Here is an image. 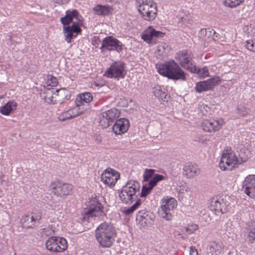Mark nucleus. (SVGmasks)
Segmentation results:
<instances>
[{"label":"nucleus","mask_w":255,"mask_h":255,"mask_svg":"<svg viewBox=\"0 0 255 255\" xmlns=\"http://www.w3.org/2000/svg\"><path fill=\"white\" fill-rule=\"evenodd\" d=\"M116 235V228L110 223L101 224L95 231L96 239L103 248H110L114 243Z\"/></svg>","instance_id":"obj_1"},{"label":"nucleus","mask_w":255,"mask_h":255,"mask_svg":"<svg viewBox=\"0 0 255 255\" xmlns=\"http://www.w3.org/2000/svg\"><path fill=\"white\" fill-rule=\"evenodd\" d=\"M156 68L160 75L168 79L181 81L186 80L185 73L173 60L164 64L157 65Z\"/></svg>","instance_id":"obj_2"},{"label":"nucleus","mask_w":255,"mask_h":255,"mask_svg":"<svg viewBox=\"0 0 255 255\" xmlns=\"http://www.w3.org/2000/svg\"><path fill=\"white\" fill-rule=\"evenodd\" d=\"M139 183L134 180H130L119 191L120 199L124 204L129 205L135 201L139 194Z\"/></svg>","instance_id":"obj_3"},{"label":"nucleus","mask_w":255,"mask_h":255,"mask_svg":"<svg viewBox=\"0 0 255 255\" xmlns=\"http://www.w3.org/2000/svg\"><path fill=\"white\" fill-rule=\"evenodd\" d=\"M246 161V159H239L231 148L227 147L222 153L219 166L222 170H232Z\"/></svg>","instance_id":"obj_4"},{"label":"nucleus","mask_w":255,"mask_h":255,"mask_svg":"<svg viewBox=\"0 0 255 255\" xmlns=\"http://www.w3.org/2000/svg\"><path fill=\"white\" fill-rule=\"evenodd\" d=\"M136 6L143 19L146 21L154 20L157 15L156 3L152 0H136Z\"/></svg>","instance_id":"obj_5"},{"label":"nucleus","mask_w":255,"mask_h":255,"mask_svg":"<svg viewBox=\"0 0 255 255\" xmlns=\"http://www.w3.org/2000/svg\"><path fill=\"white\" fill-rule=\"evenodd\" d=\"M49 189L57 197L64 198L72 193L73 186L61 181H55L50 183Z\"/></svg>","instance_id":"obj_6"},{"label":"nucleus","mask_w":255,"mask_h":255,"mask_svg":"<svg viewBox=\"0 0 255 255\" xmlns=\"http://www.w3.org/2000/svg\"><path fill=\"white\" fill-rule=\"evenodd\" d=\"M127 74L125 64L122 61L115 62L105 72L104 75L110 78H124Z\"/></svg>","instance_id":"obj_7"},{"label":"nucleus","mask_w":255,"mask_h":255,"mask_svg":"<svg viewBox=\"0 0 255 255\" xmlns=\"http://www.w3.org/2000/svg\"><path fill=\"white\" fill-rule=\"evenodd\" d=\"M124 45L117 39L112 36L106 37L102 41V46L100 49L102 52L104 50L108 51H116L120 53L123 48Z\"/></svg>","instance_id":"obj_8"},{"label":"nucleus","mask_w":255,"mask_h":255,"mask_svg":"<svg viewBox=\"0 0 255 255\" xmlns=\"http://www.w3.org/2000/svg\"><path fill=\"white\" fill-rule=\"evenodd\" d=\"M120 112L113 108L103 112L100 117V124L104 128H107L119 117Z\"/></svg>","instance_id":"obj_9"},{"label":"nucleus","mask_w":255,"mask_h":255,"mask_svg":"<svg viewBox=\"0 0 255 255\" xmlns=\"http://www.w3.org/2000/svg\"><path fill=\"white\" fill-rule=\"evenodd\" d=\"M192 58L191 52L186 50L179 51L175 56L180 66L189 71L195 65L192 62Z\"/></svg>","instance_id":"obj_10"},{"label":"nucleus","mask_w":255,"mask_h":255,"mask_svg":"<svg viewBox=\"0 0 255 255\" xmlns=\"http://www.w3.org/2000/svg\"><path fill=\"white\" fill-rule=\"evenodd\" d=\"M165 33L157 31L151 26L148 27L141 34V38L148 43H156L157 39L163 37Z\"/></svg>","instance_id":"obj_11"},{"label":"nucleus","mask_w":255,"mask_h":255,"mask_svg":"<svg viewBox=\"0 0 255 255\" xmlns=\"http://www.w3.org/2000/svg\"><path fill=\"white\" fill-rule=\"evenodd\" d=\"M120 177V174L117 171L109 168L105 170L101 174V179L104 184L112 187L115 186Z\"/></svg>","instance_id":"obj_12"},{"label":"nucleus","mask_w":255,"mask_h":255,"mask_svg":"<svg viewBox=\"0 0 255 255\" xmlns=\"http://www.w3.org/2000/svg\"><path fill=\"white\" fill-rule=\"evenodd\" d=\"M242 188L245 193L252 198H255V175H250L245 179Z\"/></svg>","instance_id":"obj_13"},{"label":"nucleus","mask_w":255,"mask_h":255,"mask_svg":"<svg viewBox=\"0 0 255 255\" xmlns=\"http://www.w3.org/2000/svg\"><path fill=\"white\" fill-rule=\"evenodd\" d=\"M224 124V121L223 119L206 120L202 123V128L207 132H215L221 129Z\"/></svg>","instance_id":"obj_14"},{"label":"nucleus","mask_w":255,"mask_h":255,"mask_svg":"<svg viewBox=\"0 0 255 255\" xmlns=\"http://www.w3.org/2000/svg\"><path fill=\"white\" fill-rule=\"evenodd\" d=\"M164 176L162 175L158 174L155 175L154 177L149 181L147 184H146L142 186L140 193V197H146L151 192V190L153 189V187L156 185L157 183L158 182L164 180Z\"/></svg>","instance_id":"obj_15"},{"label":"nucleus","mask_w":255,"mask_h":255,"mask_svg":"<svg viewBox=\"0 0 255 255\" xmlns=\"http://www.w3.org/2000/svg\"><path fill=\"white\" fill-rule=\"evenodd\" d=\"M65 40L67 43H70L71 39L76 37L77 34L81 32V29L78 22H74L71 26H63Z\"/></svg>","instance_id":"obj_16"},{"label":"nucleus","mask_w":255,"mask_h":255,"mask_svg":"<svg viewBox=\"0 0 255 255\" xmlns=\"http://www.w3.org/2000/svg\"><path fill=\"white\" fill-rule=\"evenodd\" d=\"M219 80L216 78L209 79L206 81L197 82L195 86L197 92L201 93L204 91H210L218 84Z\"/></svg>","instance_id":"obj_17"},{"label":"nucleus","mask_w":255,"mask_h":255,"mask_svg":"<svg viewBox=\"0 0 255 255\" xmlns=\"http://www.w3.org/2000/svg\"><path fill=\"white\" fill-rule=\"evenodd\" d=\"M200 173V169L197 165L191 162L186 163L183 168V174L187 177L192 178Z\"/></svg>","instance_id":"obj_18"},{"label":"nucleus","mask_w":255,"mask_h":255,"mask_svg":"<svg viewBox=\"0 0 255 255\" xmlns=\"http://www.w3.org/2000/svg\"><path fill=\"white\" fill-rule=\"evenodd\" d=\"M93 100V96L90 92H85L80 94L76 100V105L77 107L87 106L85 110L89 109V103Z\"/></svg>","instance_id":"obj_19"},{"label":"nucleus","mask_w":255,"mask_h":255,"mask_svg":"<svg viewBox=\"0 0 255 255\" xmlns=\"http://www.w3.org/2000/svg\"><path fill=\"white\" fill-rule=\"evenodd\" d=\"M81 16L80 15L79 12L76 9L72 10H67L65 16L60 18V21L63 25V26L68 25L72 22L73 18H76L79 22L81 21Z\"/></svg>","instance_id":"obj_20"},{"label":"nucleus","mask_w":255,"mask_h":255,"mask_svg":"<svg viewBox=\"0 0 255 255\" xmlns=\"http://www.w3.org/2000/svg\"><path fill=\"white\" fill-rule=\"evenodd\" d=\"M226 205L223 199L214 198L212 199L210 210L217 215L224 213Z\"/></svg>","instance_id":"obj_21"},{"label":"nucleus","mask_w":255,"mask_h":255,"mask_svg":"<svg viewBox=\"0 0 255 255\" xmlns=\"http://www.w3.org/2000/svg\"><path fill=\"white\" fill-rule=\"evenodd\" d=\"M129 127V121L122 118L117 120L113 127V130L116 134H121L126 132Z\"/></svg>","instance_id":"obj_22"},{"label":"nucleus","mask_w":255,"mask_h":255,"mask_svg":"<svg viewBox=\"0 0 255 255\" xmlns=\"http://www.w3.org/2000/svg\"><path fill=\"white\" fill-rule=\"evenodd\" d=\"M224 249V245L220 241H212L210 243L209 253L211 255H219L222 254Z\"/></svg>","instance_id":"obj_23"},{"label":"nucleus","mask_w":255,"mask_h":255,"mask_svg":"<svg viewBox=\"0 0 255 255\" xmlns=\"http://www.w3.org/2000/svg\"><path fill=\"white\" fill-rule=\"evenodd\" d=\"M93 10L99 15H109L113 11L112 7L109 5L98 4L93 8Z\"/></svg>","instance_id":"obj_24"},{"label":"nucleus","mask_w":255,"mask_h":255,"mask_svg":"<svg viewBox=\"0 0 255 255\" xmlns=\"http://www.w3.org/2000/svg\"><path fill=\"white\" fill-rule=\"evenodd\" d=\"M170 51V47L165 43H162L157 46L155 52L156 57L159 59H162L168 55Z\"/></svg>","instance_id":"obj_25"},{"label":"nucleus","mask_w":255,"mask_h":255,"mask_svg":"<svg viewBox=\"0 0 255 255\" xmlns=\"http://www.w3.org/2000/svg\"><path fill=\"white\" fill-rule=\"evenodd\" d=\"M49 92L53 95L59 97V101H60V103H63L65 100H69L71 96L69 91L65 89L56 90L55 93H53V90H49Z\"/></svg>","instance_id":"obj_26"},{"label":"nucleus","mask_w":255,"mask_h":255,"mask_svg":"<svg viewBox=\"0 0 255 255\" xmlns=\"http://www.w3.org/2000/svg\"><path fill=\"white\" fill-rule=\"evenodd\" d=\"M154 95L157 97L161 103H167L169 96L161 89V87L159 85H155L153 89Z\"/></svg>","instance_id":"obj_27"},{"label":"nucleus","mask_w":255,"mask_h":255,"mask_svg":"<svg viewBox=\"0 0 255 255\" xmlns=\"http://www.w3.org/2000/svg\"><path fill=\"white\" fill-rule=\"evenodd\" d=\"M248 233L247 238L249 243L252 244L255 240V219L249 222L246 227Z\"/></svg>","instance_id":"obj_28"},{"label":"nucleus","mask_w":255,"mask_h":255,"mask_svg":"<svg viewBox=\"0 0 255 255\" xmlns=\"http://www.w3.org/2000/svg\"><path fill=\"white\" fill-rule=\"evenodd\" d=\"M150 213L145 210L139 211L136 216V219L141 222V224L144 225H148L150 223L151 220L150 216Z\"/></svg>","instance_id":"obj_29"},{"label":"nucleus","mask_w":255,"mask_h":255,"mask_svg":"<svg viewBox=\"0 0 255 255\" xmlns=\"http://www.w3.org/2000/svg\"><path fill=\"white\" fill-rule=\"evenodd\" d=\"M17 105L14 101H9L4 106L0 107V113L3 115L7 116L13 110L16 109Z\"/></svg>","instance_id":"obj_30"},{"label":"nucleus","mask_w":255,"mask_h":255,"mask_svg":"<svg viewBox=\"0 0 255 255\" xmlns=\"http://www.w3.org/2000/svg\"><path fill=\"white\" fill-rule=\"evenodd\" d=\"M101 211V204L96 203L90 205L89 209L85 211L84 215L88 217L96 216Z\"/></svg>","instance_id":"obj_31"},{"label":"nucleus","mask_w":255,"mask_h":255,"mask_svg":"<svg viewBox=\"0 0 255 255\" xmlns=\"http://www.w3.org/2000/svg\"><path fill=\"white\" fill-rule=\"evenodd\" d=\"M20 223L23 227L32 228L35 224V218L33 216L24 215L20 220Z\"/></svg>","instance_id":"obj_32"},{"label":"nucleus","mask_w":255,"mask_h":255,"mask_svg":"<svg viewBox=\"0 0 255 255\" xmlns=\"http://www.w3.org/2000/svg\"><path fill=\"white\" fill-rule=\"evenodd\" d=\"M173 210L166 208L164 206H160L158 209L159 216L166 221H171L172 219Z\"/></svg>","instance_id":"obj_33"},{"label":"nucleus","mask_w":255,"mask_h":255,"mask_svg":"<svg viewBox=\"0 0 255 255\" xmlns=\"http://www.w3.org/2000/svg\"><path fill=\"white\" fill-rule=\"evenodd\" d=\"M177 206V201L174 198L170 197L168 199L162 200V204L160 206H164L169 210H173Z\"/></svg>","instance_id":"obj_34"},{"label":"nucleus","mask_w":255,"mask_h":255,"mask_svg":"<svg viewBox=\"0 0 255 255\" xmlns=\"http://www.w3.org/2000/svg\"><path fill=\"white\" fill-rule=\"evenodd\" d=\"M46 247L48 250L51 252H58V245L56 237H52L50 238L46 242Z\"/></svg>","instance_id":"obj_35"},{"label":"nucleus","mask_w":255,"mask_h":255,"mask_svg":"<svg viewBox=\"0 0 255 255\" xmlns=\"http://www.w3.org/2000/svg\"><path fill=\"white\" fill-rule=\"evenodd\" d=\"M192 67V69H190V72L198 74L201 78H205L209 75V71L207 68L200 69L195 65Z\"/></svg>","instance_id":"obj_36"},{"label":"nucleus","mask_w":255,"mask_h":255,"mask_svg":"<svg viewBox=\"0 0 255 255\" xmlns=\"http://www.w3.org/2000/svg\"><path fill=\"white\" fill-rule=\"evenodd\" d=\"M141 205L140 200H138L136 201V202L131 207H125L122 210L123 213H124L126 215H129L130 214L134 212L139 206Z\"/></svg>","instance_id":"obj_37"},{"label":"nucleus","mask_w":255,"mask_h":255,"mask_svg":"<svg viewBox=\"0 0 255 255\" xmlns=\"http://www.w3.org/2000/svg\"><path fill=\"white\" fill-rule=\"evenodd\" d=\"M56 240L58 245V252H62L64 251L67 248V243L66 239L63 238L56 237Z\"/></svg>","instance_id":"obj_38"},{"label":"nucleus","mask_w":255,"mask_h":255,"mask_svg":"<svg viewBox=\"0 0 255 255\" xmlns=\"http://www.w3.org/2000/svg\"><path fill=\"white\" fill-rule=\"evenodd\" d=\"M155 170L152 169H146L143 174V181L145 182H147L150 181V180L154 177L155 175L154 174V172Z\"/></svg>","instance_id":"obj_39"},{"label":"nucleus","mask_w":255,"mask_h":255,"mask_svg":"<svg viewBox=\"0 0 255 255\" xmlns=\"http://www.w3.org/2000/svg\"><path fill=\"white\" fill-rule=\"evenodd\" d=\"M70 114L72 116V118L73 119L78 116L79 115L82 114L84 111H85V109L81 108L80 107H74L71 109L68 110Z\"/></svg>","instance_id":"obj_40"},{"label":"nucleus","mask_w":255,"mask_h":255,"mask_svg":"<svg viewBox=\"0 0 255 255\" xmlns=\"http://www.w3.org/2000/svg\"><path fill=\"white\" fill-rule=\"evenodd\" d=\"M244 0H225L223 3L225 6L230 7H235L240 5Z\"/></svg>","instance_id":"obj_41"},{"label":"nucleus","mask_w":255,"mask_h":255,"mask_svg":"<svg viewBox=\"0 0 255 255\" xmlns=\"http://www.w3.org/2000/svg\"><path fill=\"white\" fill-rule=\"evenodd\" d=\"M58 119L61 122H65L72 119V116L69 113V110L65 111L59 115Z\"/></svg>","instance_id":"obj_42"},{"label":"nucleus","mask_w":255,"mask_h":255,"mask_svg":"<svg viewBox=\"0 0 255 255\" xmlns=\"http://www.w3.org/2000/svg\"><path fill=\"white\" fill-rule=\"evenodd\" d=\"M245 47L248 50L255 52V38L246 41Z\"/></svg>","instance_id":"obj_43"},{"label":"nucleus","mask_w":255,"mask_h":255,"mask_svg":"<svg viewBox=\"0 0 255 255\" xmlns=\"http://www.w3.org/2000/svg\"><path fill=\"white\" fill-rule=\"evenodd\" d=\"M198 229V226L196 224H192L185 228L186 232L189 234L194 233Z\"/></svg>","instance_id":"obj_44"},{"label":"nucleus","mask_w":255,"mask_h":255,"mask_svg":"<svg viewBox=\"0 0 255 255\" xmlns=\"http://www.w3.org/2000/svg\"><path fill=\"white\" fill-rule=\"evenodd\" d=\"M237 110L238 114L241 116L245 117L249 114L248 109L244 106L238 107Z\"/></svg>","instance_id":"obj_45"},{"label":"nucleus","mask_w":255,"mask_h":255,"mask_svg":"<svg viewBox=\"0 0 255 255\" xmlns=\"http://www.w3.org/2000/svg\"><path fill=\"white\" fill-rule=\"evenodd\" d=\"M215 33V31L213 29L207 28L206 39H208L209 41H210V40H214L215 38L214 36Z\"/></svg>","instance_id":"obj_46"},{"label":"nucleus","mask_w":255,"mask_h":255,"mask_svg":"<svg viewBox=\"0 0 255 255\" xmlns=\"http://www.w3.org/2000/svg\"><path fill=\"white\" fill-rule=\"evenodd\" d=\"M188 187H187V185L186 183H184L183 184H182L181 185H179L176 188V190L180 193V194H184L185 192L188 191Z\"/></svg>","instance_id":"obj_47"},{"label":"nucleus","mask_w":255,"mask_h":255,"mask_svg":"<svg viewBox=\"0 0 255 255\" xmlns=\"http://www.w3.org/2000/svg\"><path fill=\"white\" fill-rule=\"evenodd\" d=\"M193 140L196 142L204 143L206 140L204 139L203 136L201 134L195 135L193 137Z\"/></svg>","instance_id":"obj_48"},{"label":"nucleus","mask_w":255,"mask_h":255,"mask_svg":"<svg viewBox=\"0 0 255 255\" xmlns=\"http://www.w3.org/2000/svg\"><path fill=\"white\" fill-rule=\"evenodd\" d=\"M207 28L201 29L199 33V35L201 38H204V40H206Z\"/></svg>","instance_id":"obj_49"},{"label":"nucleus","mask_w":255,"mask_h":255,"mask_svg":"<svg viewBox=\"0 0 255 255\" xmlns=\"http://www.w3.org/2000/svg\"><path fill=\"white\" fill-rule=\"evenodd\" d=\"M49 85L52 86H56L58 84L57 80L56 78L52 77L50 81H48Z\"/></svg>","instance_id":"obj_50"},{"label":"nucleus","mask_w":255,"mask_h":255,"mask_svg":"<svg viewBox=\"0 0 255 255\" xmlns=\"http://www.w3.org/2000/svg\"><path fill=\"white\" fill-rule=\"evenodd\" d=\"M190 255H198L197 250L194 247H191L190 251Z\"/></svg>","instance_id":"obj_51"},{"label":"nucleus","mask_w":255,"mask_h":255,"mask_svg":"<svg viewBox=\"0 0 255 255\" xmlns=\"http://www.w3.org/2000/svg\"><path fill=\"white\" fill-rule=\"evenodd\" d=\"M55 2L59 4H66L68 2L69 0H55Z\"/></svg>","instance_id":"obj_52"},{"label":"nucleus","mask_w":255,"mask_h":255,"mask_svg":"<svg viewBox=\"0 0 255 255\" xmlns=\"http://www.w3.org/2000/svg\"><path fill=\"white\" fill-rule=\"evenodd\" d=\"M34 218H35V222L37 220L39 221L41 219V217L40 215H38L36 216L35 217H34Z\"/></svg>","instance_id":"obj_53"},{"label":"nucleus","mask_w":255,"mask_h":255,"mask_svg":"<svg viewBox=\"0 0 255 255\" xmlns=\"http://www.w3.org/2000/svg\"><path fill=\"white\" fill-rule=\"evenodd\" d=\"M181 21H182V22H185V21H186V18H185V17H182V18H181Z\"/></svg>","instance_id":"obj_54"},{"label":"nucleus","mask_w":255,"mask_h":255,"mask_svg":"<svg viewBox=\"0 0 255 255\" xmlns=\"http://www.w3.org/2000/svg\"><path fill=\"white\" fill-rule=\"evenodd\" d=\"M52 104H55L56 103L55 102H53L52 100L51 101Z\"/></svg>","instance_id":"obj_55"},{"label":"nucleus","mask_w":255,"mask_h":255,"mask_svg":"<svg viewBox=\"0 0 255 255\" xmlns=\"http://www.w3.org/2000/svg\"><path fill=\"white\" fill-rule=\"evenodd\" d=\"M110 1L111 2H113V1H114V0H110Z\"/></svg>","instance_id":"obj_56"},{"label":"nucleus","mask_w":255,"mask_h":255,"mask_svg":"<svg viewBox=\"0 0 255 255\" xmlns=\"http://www.w3.org/2000/svg\"><path fill=\"white\" fill-rule=\"evenodd\" d=\"M47 98H48L49 100H50V98H48V97H47Z\"/></svg>","instance_id":"obj_57"}]
</instances>
